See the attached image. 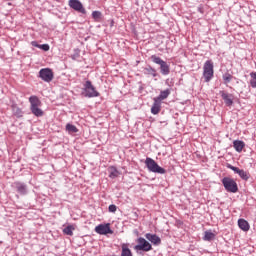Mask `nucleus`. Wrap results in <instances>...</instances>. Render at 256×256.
<instances>
[{
	"label": "nucleus",
	"instance_id": "1",
	"mask_svg": "<svg viewBox=\"0 0 256 256\" xmlns=\"http://www.w3.org/2000/svg\"><path fill=\"white\" fill-rule=\"evenodd\" d=\"M30 103V111L35 115V117H43V110L40 109L41 107V100L39 97L33 95L29 97Z\"/></svg>",
	"mask_w": 256,
	"mask_h": 256
},
{
	"label": "nucleus",
	"instance_id": "2",
	"mask_svg": "<svg viewBox=\"0 0 256 256\" xmlns=\"http://www.w3.org/2000/svg\"><path fill=\"white\" fill-rule=\"evenodd\" d=\"M145 165L150 173H158L159 175H165V173H167L163 167L159 166V164L150 157L146 158Z\"/></svg>",
	"mask_w": 256,
	"mask_h": 256
},
{
	"label": "nucleus",
	"instance_id": "3",
	"mask_svg": "<svg viewBox=\"0 0 256 256\" xmlns=\"http://www.w3.org/2000/svg\"><path fill=\"white\" fill-rule=\"evenodd\" d=\"M151 61H153L156 65L160 66V72L162 75H169L171 73L170 66L167 64L165 60L161 59V57L157 55H152Z\"/></svg>",
	"mask_w": 256,
	"mask_h": 256
},
{
	"label": "nucleus",
	"instance_id": "4",
	"mask_svg": "<svg viewBox=\"0 0 256 256\" xmlns=\"http://www.w3.org/2000/svg\"><path fill=\"white\" fill-rule=\"evenodd\" d=\"M214 73L215 72L213 70V62L211 60H207L203 66V77H204L205 83H209V81L213 79Z\"/></svg>",
	"mask_w": 256,
	"mask_h": 256
},
{
	"label": "nucleus",
	"instance_id": "5",
	"mask_svg": "<svg viewBox=\"0 0 256 256\" xmlns=\"http://www.w3.org/2000/svg\"><path fill=\"white\" fill-rule=\"evenodd\" d=\"M222 185L228 193H237L239 191V187L237 186V182L230 177H224L222 179Z\"/></svg>",
	"mask_w": 256,
	"mask_h": 256
},
{
	"label": "nucleus",
	"instance_id": "6",
	"mask_svg": "<svg viewBox=\"0 0 256 256\" xmlns=\"http://www.w3.org/2000/svg\"><path fill=\"white\" fill-rule=\"evenodd\" d=\"M83 91L84 97H88V99L99 97L100 95L95 86H93V84L89 80L85 82Z\"/></svg>",
	"mask_w": 256,
	"mask_h": 256
},
{
	"label": "nucleus",
	"instance_id": "7",
	"mask_svg": "<svg viewBox=\"0 0 256 256\" xmlns=\"http://www.w3.org/2000/svg\"><path fill=\"white\" fill-rule=\"evenodd\" d=\"M53 70H51L50 68H42L39 71V78L42 81H45V83H51V81H53Z\"/></svg>",
	"mask_w": 256,
	"mask_h": 256
},
{
	"label": "nucleus",
	"instance_id": "8",
	"mask_svg": "<svg viewBox=\"0 0 256 256\" xmlns=\"http://www.w3.org/2000/svg\"><path fill=\"white\" fill-rule=\"evenodd\" d=\"M135 249L137 251H151V249H153V246H151V243H149L148 241H146L145 238L140 237L138 238V245L135 246Z\"/></svg>",
	"mask_w": 256,
	"mask_h": 256
},
{
	"label": "nucleus",
	"instance_id": "9",
	"mask_svg": "<svg viewBox=\"0 0 256 256\" xmlns=\"http://www.w3.org/2000/svg\"><path fill=\"white\" fill-rule=\"evenodd\" d=\"M95 231L98 235H113V230H111V224H100L95 227Z\"/></svg>",
	"mask_w": 256,
	"mask_h": 256
},
{
	"label": "nucleus",
	"instance_id": "10",
	"mask_svg": "<svg viewBox=\"0 0 256 256\" xmlns=\"http://www.w3.org/2000/svg\"><path fill=\"white\" fill-rule=\"evenodd\" d=\"M69 7L74 9V11H78V13H85V8L83 7V3L79 0H69Z\"/></svg>",
	"mask_w": 256,
	"mask_h": 256
},
{
	"label": "nucleus",
	"instance_id": "11",
	"mask_svg": "<svg viewBox=\"0 0 256 256\" xmlns=\"http://www.w3.org/2000/svg\"><path fill=\"white\" fill-rule=\"evenodd\" d=\"M220 95L226 107H231V105H233V94L226 93L225 91H220Z\"/></svg>",
	"mask_w": 256,
	"mask_h": 256
},
{
	"label": "nucleus",
	"instance_id": "12",
	"mask_svg": "<svg viewBox=\"0 0 256 256\" xmlns=\"http://www.w3.org/2000/svg\"><path fill=\"white\" fill-rule=\"evenodd\" d=\"M145 238L153 245H161V238L156 234L147 233L145 234Z\"/></svg>",
	"mask_w": 256,
	"mask_h": 256
},
{
	"label": "nucleus",
	"instance_id": "13",
	"mask_svg": "<svg viewBox=\"0 0 256 256\" xmlns=\"http://www.w3.org/2000/svg\"><path fill=\"white\" fill-rule=\"evenodd\" d=\"M14 187L20 195H27V186L23 182H15Z\"/></svg>",
	"mask_w": 256,
	"mask_h": 256
},
{
	"label": "nucleus",
	"instance_id": "14",
	"mask_svg": "<svg viewBox=\"0 0 256 256\" xmlns=\"http://www.w3.org/2000/svg\"><path fill=\"white\" fill-rule=\"evenodd\" d=\"M238 227L239 229H241L242 231H249V229H251V226L249 225V222L243 218L238 219Z\"/></svg>",
	"mask_w": 256,
	"mask_h": 256
},
{
	"label": "nucleus",
	"instance_id": "15",
	"mask_svg": "<svg viewBox=\"0 0 256 256\" xmlns=\"http://www.w3.org/2000/svg\"><path fill=\"white\" fill-rule=\"evenodd\" d=\"M160 112H161V102H159L154 98V103L151 107V113L152 115H159Z\"/></svg>",
	"mask_w": 256,
	"mask_h": 256
},
{
	"label": "nucleus",
	"instance_id": "16",
	"mask_svg": "<svg viewBox=\"0 0 256 256\" xmlns=\"http://www.w3.org/2000/svg\"><path fill=\"white\" fill-rule=\"evenodd\" d=\"M169 95H171V90L170 89H166L160 92L158 97H155L154 99H156V101H159L160 103L162 101H165V99H167V97H169Z\"/></svg>",
	"mask_w": 256,
	"mask_h": 256
},
{
	"label": "nucleus",
	"instance_id": "17",
	"mask_svg": "<svg viewBox=\"0 0 256 256\" xmlns=\"http://www.w3.org/2000/svg\"><path fill=\"white\" fill-rule=\"evenodd\" d=\"M233 147L237 153H241V151H243V149H245V142H243L241 140H234Z\"/></svg>",
	"mask_w": 256,
	"mask_h": 256
},
{
	"label": "nucleus",
	"instance_id": "18",
	"mask_svg": "<svg viewBox=\"0 0 256 256\" xmlns=\"http://www.w3.org/2000/svg\"><path fill=\"white\" fill-rule=\"evenodd\" d=\"M108 173L110 179H117V177H119V170H117L115 166H110L108 168Z\"/></svg>",
	"mask_w": 256,
	"mask_h": 256
},
{
	"label": "nucleus",
	"instance_id": "19",
	"mask_svg": "<svg viewBox=\"0 0 256 256\" xmlns=\"http://www.w3.org/2000/svg\"><path fill=\"white\" fill-rule=\"evenodd\" d=\"M121 248H122L121 256H133L131 249H129V244L123 243L121 245Z\"/></svg>",
	"mask_w": 256,
	"mask_h": 256
},
{
	"label": "nucleus",
	"instance_id": "20",
	"mask_svg": "<svg viewBox=\"0 0 256 256\" xmlns=\"http://www.w3.org/2000/svg\"><path fill=\"white\" fill-rule=\"evenodd\" d=\"M12 113L15 115V117H23V110L19 108L17 105H12Z\"/></svg>",
	"mask_w": 256,
	"mask_h": 256
},
{
	"label": "nucleus",
	"instance_id": "21",
	"mask_svg": "<svg viewBox=\"0 0 256 256\" xmlns=\"http://www.w3.org/2000/svg\"><path fill=\"white\" fill-rule=\"evenodd\" d=\"M144 75H151L152 77H157V70L155 68L148 66L144 68Z\"/></svg>",
	"mask_w": 256,
	"mask_h": 256
},
{
	"label": "nucleus",
	"instance_id": "22",
	"mask_svg": "<svg viewBox=\"0 0 256 256\" xmlns=\"http://www.w3.org/2000/svg\"><path fill=\"white\" fill-rule=\"evenodd\" d=\"M215 234L211 231H205L203 241H213Z\"/></svg>",
	"mask_w": 256,
	"mask_h": 256
},
{
	"label": "nucleus",
	"instance_id": "23",
	"mask_svg": "<svg viewBox=\"0 0 256 256\" xmlns=\"http://www.w3.org/2000/svg\"><path fill=\"white\" fill-rule=\"evenodd\" d=\"M250 87H252V89H256V72L250 73Z\"/></svg>",
	"mask_w": 256,
	"mask_h": 256
},
{
	"label": "nucleus",
	"instance_id": "24",
	"mask_svg": "<svg viewBox=\"0 0 256 256\" xmlns=\"http://www.w3.org/2000/svg\"><path fill=\"white\" fill-rule=\"evenodd\" d=\"M66 131H68V133H78L79 129H77V126L68 123L66 124Z\"/></svg>",
	"mask_w": 256,
	"mask_h": 256
},
{
	"label": "nucleus",
	"instance_id": "25",
	"mask_svg": "<svg viewBox=\"0 0 256 256\" xmlns=\"http://www.w3.org/2000/svg\"><path fill=\"white\" fill-rule=\"evenodd\" d=\"M222 79L224 81V85H229V82L233 79V75L225 73L223 74Z\"/></svg>",
	"mask_w": 256,
	"mask_h": 256
},
{
	"label": "nucleus",
	"instance_id": "26",
	"mask_svg": "<svg viewBox=\"0 0 256 256\" xmlns=\"http://www.w3.org/2000/svg\"><path fill=\"white\" fill-rule=\"evenodd\" d=\"M239 177H241L243 179V181H249V173L245 170H240V172L238 173Z\"/></svg>",
	"mask_w": 256,
	"mask_h": 256
},
{
	"label": "nucleus",
	"instance_id": "27",
	"mask_svg": "<svg viewBox=\"0 0 256 256\" xmlns=\"http://www.w3.org/2000/svg\"><path fill=\"white\" fill-rule=\"evenodd\" d=\"M74 230L75 228H73V226H67L66 228H64L63 233H65V235H69L70 237H72Z\"/></svg>",
	"mask_w": 256,
	"mask_h": 256
},
{
	"label": "nucleus",
	"instance_id": "28",
	"mask_svg": "<svg viewBox=\"0 0 256 256\" xmlns=\"http://www.w3.org/2000/svg\"><path fill=\"white\" fill-rule=\"evenodd\" d=\"M80 53H81V50L75 49L74 54L71 56V59H73V61H77V59H79L80 57Z\"/></svg>",
	"mask_w": 256,
	"mask_h": 256
},
{
	"label": "nucleus",
	"instance_id": "29",
	"mask_svg": "<svg viewBox=\"0 0 256 256\" xmlns=\"http://www.w3.org/2000/svg\"><path fill=\"white\" fill-rule=\"evenodd\" d=\"M227 168L231 169V171H234V173H237V175H239V173L241 171V169H239L238 167H235V166H233L231 164H227Z\"/></svg>",
	"mask_w": 256,
	"mask_h": 256
},
{
	"label": "nucleus",
	"instance_id": "30",
	"mask_svg": "<svg viewBox=\"0 0 256 256\" xmlns=\"http://www.w3.org/2000/svg\"><path fill=\"white\" fill-rule=\"evenodd\" d=\"M93 19H101V12L100 11H93L92 12Z\"/></svg>",
	"mask_w": 256,
	"mask_h": 256
},
{
	"label": "nucleus",
	"instance_id": "31",
	"mask_svg": "<svg viewBox=\"0 0 256 256\" xmlns=\"http://www.w3.org/2000/svg\"><path fill=\"white\" fill-rule=\"evenodd\" d=\"M38 49H42V51H49L50 46L49 44H41L40 46H38Z\"/></svg>",
	"mask_w": 256,
	"mask_h": 256
},
{
	"label": "nucleus",
	"instance_id": "32",
	"mask_svg": "<svg viewBox=\"0 0 256 256\" xmlns=\"http://www.w3.org/2000/svg\"><path fill=\"white\" fill-rule=\"evenodd\" d=\"M108 211L110 213H115L117 211V206L114 205V204H111L109 207H108Z\"/></svg>",
	"mask_w": 256,
	"mask_h": 256
},
{
	"label": "nucleus",
	"instance_id": "33",
	"mask_svg": "<svg viewBox=\"0 0 256 256\" xmlns=\"http://www.w3.org/2000/svg\"><path fill=\"white\" fill-rule=\"evenodd\" d=\"M32 46L39 48L41 45H39L36 41H32Z\"/></svg>",
	"mask_w": 256,
	"mask_h": 256
}]
</instances>
